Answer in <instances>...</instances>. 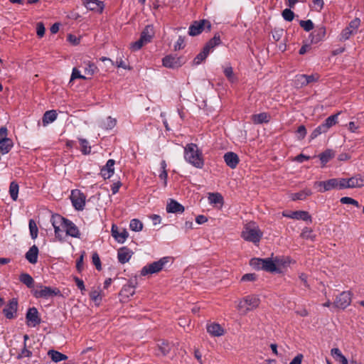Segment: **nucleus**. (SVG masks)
Masks as SVG:
<instances>
[{
  "label": "nucleus",
  "instance_id": "57",
  "mask_svg": "<svg viewBox=\"0 0 364 364\" xmlns=\"http://www.w3.org/2000/svg\"><path fill=\"white\" fill-rule=\"evenodd\" d=\"M92 263L97 270L102 269L101 261L97 252H94L92 256Z\"/></svg>",
  "mask_w": 364,
  "mask_h": 364
},
{
  "label": "nucleus",
  "instance_id": "49",
  "mask_svg": "<svg viewBox=\"0 0 364 364\" xmlns=\"http://www.w3.org/2000/svg\"><path fill=\"white\" fill-rule=\"evenodd\" d=\"M360 25V18H355L349 23L348 27L355 34L357 33V31H358Z\"/></svg>",
  "mask_w": 364,
  "mask_h": 364
},
{
  "label": "nucleus",
  "instance_id": "41",
  "mask_svg": "<svg viewBox=\"0 0 364 364\" xmlns=\"http://www.w3.org/2000/svg\"><path fill=\"white\" fill-rule=\"evenodd\" d=\"M158 348L162 355H166L170 352L171 346L168 342L162 341L158 344Z\"/></svg>",
  "mask_w": 364,
  "mask_h": 364
},
{
  "label": "nucleus",
  "instance_id": "52",
  "mask_svg": "<svg viewBox=\"0 0 364 364\" xmlns=\"http://www.w3.org/2000/svg\"><path fill=\"white\" fill-rule=\"evenodd\" d=\"M327 131L326 130L324 126L322 125V124L321 125H319L318 127H317L311 134L310 135V139H314L315 138H316L318 135H320L322 133H326Z\"/></svg>",
  "mask_w": 364,
  "mask_h": 364
},
{
  "label": "nucleus",
  "instance_id": "24",
  "mask_svg": "<svg viewBox=\"0 0 364 364\" xmlns=\"http://www.w3.org/2000/svg\"><path fill=\"white\" fill-rule=\"evenodd\" d=\"M207 331L213 336H221L224 334V329L218 323H213L207 326Z\"/></svg>",
  "mask_w": 364,
  "mask_h": 364
},
{
  "label": "nucleus",
  "instance_id": "30",
  "mask_svg": "<svg viewBox=\"0 0 364 364\" xmlns=\"http://www.w3.org/2000/svg\"><path fill=\"white\" fill-rule=\"evenodd\" d=\"M348 182L350 188L363 187L364 186V176L356 175L348 178Z\"/></svg>",
  "mask_w": 364,
  "mask_h": 364
},
{
  "label": "nucleus",
  "instance_id": "20",
  "mask_svg": "<svg viewBox=\"0 0 364 364\" xmlns=\"http://www.w3.org/2000/svg\"><path fill=\"white\" fill-rule=\"evenodd\" d=\"M133 255V252L127 247H122L118 250V260L122 264L128 262Z\"/></svg>",
  "mask_w": 364,
  "mask_h": 364
},
{
  "label": "nucleus",
  "instance_id": "54",
  "mask_svg": "<svg viewBox=\"0 0 364 364\" xmlns=\"http://www.w3.org/2000/svg\"><path fill=\"white\" fill-rule=\"evenodd\" d=\"M146 43L143 41V39L139 38L138 41L131 43L130 48L134 51L139 50Z\"/></svg>",
  "mask_w": 364,
  "mask_h": 364
},
{
  "label": "nucleus",
  "instance_id": "9",
  "mask_svg": "<svg viewBox=\"0 0 364 364\" xmlns=\"http://www.w3.org/2000/svg\"><path fill=\"white\" fill-rule=\"evenodd\" d=\"M352 300V293L349 291H343L336 296L333 305L338 309H345L348 307Z\"/></svg>",
  "mask_w": 364,
  "mask_h": 364
},
{
  "label": "nucleus",
  "instance_id": "25",
  "mask_svg": "<svg viewBox=\"0 0 364 364\" xmlns=\"http://www.w3.org/2000/svg\"><path fill=\"white\" fill-rule=\"evenodd\" d=\"M38 248L36 245H33L26 253V259L31 264H36L38 261Z\"/></svg>",
  "mask_w": 364,
  "mask_h": 364
},
{
  "label": "nucleus",
  "instance_id": "58",
  "mask_svg": "<svg viewBox=\"0 0 364 364\" xmlns=\"http://www.w3.org/2000/svg\"><path fill=\"white\" fill-rule=\"evenodd\" d=\"M337 183L338 189L350 188L348 178H337Z\"/></svg>",
  "mask_w": 364,
  "mask_h": 364
},
{
  "label": "nucleus",
  "instance_id": "38",
  "mask_svg": "<svg viewBox=\"0 0 364 364\" xmlns=\"http://www.w3.org/2000/svg\"><path fill=\"white\" fill-rule=\"evenodd\" d=\"M334 152L331 149H327L318 155V157L323 164V166L334 157Z\"/></svg>",
  "mask_w": 364,
  "mask_h": 364
},
{
  "label": "nucleus",
  "instance_id": "18",
  "mask_svg": "<svg viewBox=\"0 0 364 364\" xmlns=\"http://www.w3.org/2000/svg\"><path fill=\"white\" fill-rule=\"evenodd\" d=\"M223 158L227 166L231 168H235L240 162L237 154L232 151L225 153Z\"/></svg>",
  "mask_w": 364,
  "mask_h": 364
},
{
  "label": "nucleus",
  "instance_id": "15",
  "mask_svg": "<svg viewBox=\"0 0 364 364\" xmlns=\"http://www.w3.org/2000/svg\"><path fill=\"white\" fill-rule=\"evenodd\" d=\"M85 7L90 10L101 14L104 9V3L99 0H82Z\"/></svg>",
  "mask_w": 364,
  "mask_h": 364
},
{
  "label": "nucleus",
  "instance_id": "27",
  "mask_svg": "<svg viewBox=\"0 0 364 364\" xmlns=\"http://www.w3.org/2000/svg\"><path fill=\"white\" fill-rule=\"evenodd\" d=\"M57 217H62L61 215H58V214H56L55 215H53L52 216V218H51V223H52V225L54 228V231H55V235L57 238H58L60 240H62L63 238H62V235H61V230H60V227H62L63 228V225H64V223H56L55 222L58 220H57Z\"/></svg>",
  "mask_w": 364,
  "mask_h": 364
},
{
  "label": "nucleus",
  "instance_id": "59",
  "mask_svg": "<svg viewBox=\"0 0 364 364\" xmlns=\"http://www.w3.org/2000/svg\"><path fill=\"white\" fill-rule=\"evenodd\" d=\"M32 355V352L27 349L26 344L25 343L23 348L21 350V353L18 355L17 358L21 359L23 358L27 357L30 358Z\"/></svg>",
  "mask_w": 364,
  "mask_h": 364
},
{
  "label": "nucleus",
  "instance_id": "37",
  "mask_svg": "<svg viewBox=\"0 0 364 364\" xmlns=\"http://www.w3.org/2000/svg\"><path fill=\"white\" fill-rule=\"evenodd\" d=\"M221 43L220 36L218 33H215L213 38H212L209 41L205 44L204 48H207L208 51L210 52L212 49H213L216 46H218Z\"/></svg>",
  "mask_w": 364,
  "mask_h": 364
},
{
  "label": "nucleus",
  "instance_id": "35",
  "mask_svg": "<svg viewBox=\"0 0 364 364\" xmlns=\"http://www.w3.org/2000/svg\"><path fill=\"white\" fill-rule=\"evenodd\" d=\"M134 289L135 285L134 283L132 281H129V282L122 287L121 294L127 297L132 296L135 292Z\"/></svg>",
  "mask_w": 364,
  "mask_h": 364
},
{
  "label": "nucleus",
  "instance_id": "46",
  "mask_svg": "<svg viewBox=\"0 0 364 364\" xmlns=\"http://www.w3.org/2000/svg\"><path fill=\"white\" fill-rule=\"evenodd\" d=\"M29 230H30V234L32 239H36L38 236V227L35 223V221L33 219H31L29 220Z\"/></svg>",
  "mask_w": 364,
  "mask_h": 364
},
{
  "label": "nucleus",
  "instance_id": "1",
  "mask_svg": "<svg viewBox=\"0 0 364 364\" xmlns=\"http://www.w3.org/2000/svg\"><path fill=\"white\" fill-rule=\"evenodd\" d=\"M184 158L186 161L198 168H203L204 160L202 151L196 144H188L184 148Z\"/></svg>",
  "mask_w": 364,
  "mask_h": 364
},
{
  "label": "nucleus",
  "instance_id": "32",
  "mask_svg": "<svg viewBox=\"0 0 364 364\" xmlns=\"http://www.w3.org/2000/svg\"><path fill=\"white\" fill-rule=\"evenodd\" d=\"M57 118V112L55 110L46 111L43 116V124L44 126L52 123Z\"/></svg>",
  "mask_w": 364,
  "mask_h": 364
},
{
  "label": "nucleus",
  "instance_id": "50",
  "mask_svg": "<svg viewBox=\"0 0 364 364\" xmlns=\"http://www.w3.org/2000/svg\"><path fill=\"white\" fill-rule=\"evenodd\" d=\"M354 33L351 31L348 27H346L340 34V41H346L350 38V37Z\"/></svg>",
  "mask_w": 364,
  "mask_h": 364
},
{
  "label": "nucleus",
  "instance_id": "10",
  "mask_svg": "<svg viewBox=\"0 0 364 364\" xmlns=\"http://www.w3.org/2000/svg\"><path fill=\"white\" fill-rule=\"evenodd\" d=\"M85 196L79 190H73L71 192L70 199L74 208L77 210H83L85 205Z\"/></svg>",
  "mask_w": 364,
  "mask_h": 364
},
{
  "label": "nucleus",
  "instance_id": "21",
  "mask_svg": "<svg viewBox=\"0 0 364 364\" xmlns=\"http://www.w3.org/2000/svg\"><path fill=\"white\" fill-rule=\"evenodd\" d=\"M326 36V28L323 26H318L310 35L311 42L317 43L322 41Z\"/></svg>",
  "mask_w": 364,
  "mask_h": 364
},
{
  "label": "nucleus",
  "instance_id": "39",
  "mask_svg": "<svg viewBox=\"0 0 364 364\" xmlns=\"http://www.w3.org/2000/svg\"><path fill=\"white\" fill-rule=\"evenodd\" d=\"M13 141L11 139H7L0 141V153L2 154H7L9 152L11 149L13 147Z\"/></svg>",
  "mask_w": 364,
  "mask_h": 364
},
{
  "label": "nucleus",
  "instance_id": "6",
  "mask_svg": "<svg viewBox=\"0 0 364 364\" xmlns=\"http://www.w3.org/2000/svg\"><path fill=\"white\" fill-rule=\"evenodd\" d=\"M169 262V257H165L161 258L159 260L144 266L141 270V275L146 276L158 273L161 271L165 264Z\"/></svg>",
  "mask_w": 364,
  "mask_h": 364
},
{
  "label": "nucleus",
  "instance_id": "33",
  "mask_svg": "<svg viewBox=\"0 0 364 364\" xmlns=\"http://www.w3.org/2000/svg\"><path fill=\"white\" fill-rule=\"evenodd\" d=\"M19 280L24 284L28 288H33L34 280L33 277L28 273H22L19 276Z\"/></svg>",
  "mask_w": 364,
  "mask_h": 364
},
{
  "label": "nucleus",
  "instance_id": "63",
  "mask_svg": "<svg viewBox=\"0 0 364 364\" xmlns=\"http://www.w3.org/2000/svg\"><path fill=\"white\" fill-rule=\"evenodd\" d=\"M257 274L255 273H249L244 274L242 278V282H253L257 279Z\"/></svg>",
  "mask_w": 364,
  "mask_h": 364
},
{
  "label": "nucleus",
  "instance_id": "26",
  "mask_svg": "<svg viewBox=\"0 0 364 364\" xmlns=\"http://www.w3.org/2000/svg\"><path fill=\"white\" fill-rule=\"evenodd\" d=\"M270 115L267 112H262L259 114H253L252 116V121L254 124L267 123L270 120Z\"/></svg>",
  "mask_w": 364,
  "mask_h": 364
},
{
  "label": "nucleus",
  "instance_id": "43",
  "mask_svg": "<svg viewBox=\"0 0 364 364\" xmlns=\"http://www.w3.org/2000/svg\"><path fill=\"white\" fill-rule=\"evenodd\" d=\"M18 185L16 182L12 181L9 186V193L13 200H16L18 193Z\"/></svg>",
  "mask_w": 364,
  "mask_h": 364
},
{
  "label": "nucleus",
  "instance_id": "64",
  "mask_svg": "<svg viewBox=\"0 0 364 364\" xmlns=\"http://www.w3.org/2000/svg\"><path fill=\"white\" fill-rule=\"evenodd\" d=\"M45 26L42 22H38L36 25V33L39 38H42L45 34Z\"/></svg>",
  "mask_w": 364,
  "mask_h": 364
},
{
  "label": "nucleus",
  "instance_id": "2",
  "mask_svg": "<svg viewBox=\"0 0 364 364\" xmlns=\"http://www.w3.org/2000/svg\"><path fill=\"white\" fill-rule=\"evenodd\" d=\"M263 236V232L255 222H250L245 225L241 232V237L245 241L258 245Z\"/></svg>",
  "mask_w": 364,
  "mask_h": 364
},
{
  "label": "nucleus",
  "instance_id": "40",
  "mask_svg": "<svg viewBox=\"0 0 364 364\" xmlns=\"http://www.w3.org/2000/svg\"><path fill=\"white\" fill-rule=\"evenodd\" d=\"M116 124V119L108 117L102 122L101 127L105 129H112L115 127Z\"/></svg>",
  "mask_w": 364,
  "mask_h": 364
},
{
  "label": "nucleus",
  "instance_id": "8",
  "mask_svg": "<svg viewBox=\"0 0 364 364\" xmlns=\"http://www.w3.org/2000/svg\"><path fill=\"white\" fill-rule=\"evenodd\" d=\"M56 223H64L63 229L66 235L73 237H80V233L77 227L70 220L64 217H57Z\"/></svg>",
  "mask_w": 364,
  "mask_h": 364
},
{
  "label": "nucleus",
  "instance_id": "7",
  "mask_svg": "<svg viewBox=\"0 0 364 364\" xmlns=\"http://www.w3.org/2000/svg\"><path fill=\"white\" fill-rule=\"evenodd\" d=\"M205 28L208 31H210L211 23L209 21L205 19L195 21L189 27L188 34L191 36H198L204 31Z\"/></svg>",
  "mask_w": 364,
  "mask_h": 364
},
{
  "label": "nucleus",
  "instance_id": "5",
  "mask_svg": "<svg viewBox=\"0 0 364 364\" xmlns=\"http://www.w3.org/2000/svg\"><path fill=\"white\" fill-rule=\"evenodd\" d=\"M32 294L37 299L42 298L46 299L61 295L60 291L58 288L43 286L41 284L36 285V288L32 290Z\"/></svg>",
  "mask_w": 364,
  "mask_h": 364
},
{
  "label": "nucleus",
  "instance_id": "17",
  "mask_svg": "<svg viewBox=\"0 0 364 364\" xmlns=\"http://www.w3.org/2000/svg\"><path fill=\"white\" fill-rule=\"evenodd\" d=\"M112 237L119 242V243H124L126 239L129 236L128 232L123 229L122 232H119L118 227L113 224L112 226Z\"/></svg>",
  "mask_w": 364,
  "mask_h": 364
},
{
  "label": "nucleus",
  "instance_id": "14",
  "mask_svg": "<svg viewBox=\"0 0 364 364\" xmlns=\"http://www.w3.org/2000/svg\"><path fill=\"white\" fill-rule=\"evenodd\" d=\"M18 309V301L16 299H12L9 301L7 306L3 309V314L8 319L14 318Z\"/></svg>",
  "mask_w": 364,
  "mask_h": 364
},
{
  "label": "nucleus",
  "instance_id": "19",
  "mask_svg": "<svg viewBox=\"0 0 364 364\" xmlns=\"http://www.w3.org/2000/svg\"><path fill=\"white\" fill-rule=\"evenodd\" d=\"M115 161L114 159H109L105 166L101 168L100 174L105 178H109L114 173V166Z\"/></svg>",
  "mask_w": 364,
  "mask_h": 364
},
{
  "label": "nucleus",
  "instance_id": "4",
  "mask_svg": "<svg viewBox=\"0 0 364 364\" xmlns=\"http://www.w3.org/2000/svg\"><path fill=\"white\" fill-rule=\"evenodd\" d=\"M260 300L256 295H248L240 300L237 309L242 315H246L249 311L257 309Z\"/></svg>",
  "mask_w": 364,
  "mask_h": 364
},
{
  "label": "nucleus",
  "instance_id": "60",
  "mask_svg": "<svg viewBox=\"0 0 364 364\" xmlns=\"http://www.w3.org/2000/svg\"><path fill=\"white\" fill-rule=\"evenodd\" d=\"M97 69V67L95 65L94 63H88L87 64V67L85 68V73L88 75H93L95 70Z\"/></svg>",
  "mask_w": 364,
  "mask_h": 364
},
{
  "label": "nucleus",
  "instance_id": "56",
  "mask_svg": "<svg viewBox=\"0 0 364 364\" xmlns=\"http://www.w3.org/2000/svg\"><path fill=\"white\" fill-rule=\"evenodd\" d=\"M282 14V17L287 21H291L294 18V12L289 9H285Z\"/></svg>",
  "mask_w": 364,
  "mask_h": 364
},
{
  "label": "nucleus",
  "instance_id": "55",
  "mask_svg": "<svg viewBox=\"0 0 364 364\" xmlns=\"http://www.w3.org/2000/svg\"><path fill=\"white\" fill-rule=\"evenodd\" d=\"M340 201L342 204H350L356 206L357 208L360 207L358 202L356 200L350 197H343L341 198Z\"/></svg>",
  "mask_w": 364,
  "mask_h": 364
},
{
  "label": "nucleus",
  "instance_id": "29",
  "mask_svg": "<svg viewBox=\"0 0 364 364\" xmlns=\"http://www.w3.org/2000/svg\"><path fill=\"white\" fill-rule=\"evenodd\" d=\"M57 217H62L61 215H58V214H56L55 215H53L52 216V218H51V223H52V225L54 228V231H55V235L57 238H58L60 240H62L63 238H62V235H61V230H60V227H62L63 228V225H64V223H56L55 222L58 220H57Z\"/></svg>",
  "mask_w": 364,
  "mask_h": 364
},
{
  "label": "nucleus",
  "instance_id": "16",
  "mask_svg": "<svg viewBox=\"0 0 364 364\" xmlns=\"http://www.w3.org/2000/svg\"><path fill=\"white\" fill-rule=\"evenodd\" d=\"M26 318L27 322H31L33 326H36L41 323V318L38 315V311L36 307L29 308L26 315ZM29 325V323H28Z\"/></svg>",
  "mask_w": 364,
  "mask_h": 364
},
{
  "label": "nucleus",
  "instance_id": "13",
  "mask_svg": "<svg viewBox=\"0 0 364 364\" xmlns=\"http://www.w3.org/2000/svg\"><path fill=\"white\" fill-rule=\"evenodd\" d=\"M283 215L284 217L296 220H302L304 221L309 220L310 223L312 221L311 215L307 211L304 210L292 211L290 212V213H286L284 212Z\"/></svg>",
  "mask_w": 364,
  "mask_h": 364
},
{
  "label": "nucleus",
  "instance_id": "23",
  "mask_svg": "<svg viewBox=\"0 0 364 364\" xmlns=\"http://www.w3.org/2000/svg\"><path fill=\"white\" fill-rule=\"evenodd\" d=\"M154 36V26L151 25H148L142 31L140 38H141L146 43H148L151 42Z\"/></svg>",
  "mask_w": 364,
  "mask_h": 364
},
{
  "label": "nucleus",
  "instance_id": "45",
  "mask_svg": "<svg viewBox=\"0 0 364 364\" xmlns=\"http://www.w3.org/2000/svg\"><path fill=\"white\" fill-rule=\"evenodd\" d=\"M299 77L301 80H305L304 84L308 85L311 82H316L319 78V75L318 74H313L310 75H299Z\"/></svg>",
  "mask_w": 364,
  "mask_h": 364
},
{
  "label": "nucleus",
  "instance_id": "61",
  "mask_svg": "<svg viewBox=\"0 0 364 364\" xmlns=\"http://www.w3.org/2000/svg\"><path fill=\"white\" fill-rule=\"evenodd\" d=\"M77 78H79V79H86V77L84 76V75H82L80 74V70L76 68H74L73 69V71H72V74H71V77H70V82L77 79Z\"/></svg>",
  "mask_w": 364,
  "mask_h": 364
},
{
  "label": "nucleus",
  "instance_id": "42",
  "mask_svg": "<svg viewBox=\"0 0 364 364\" xmlns=\"http://www.w3.org/2000/svg\"><path fill=\"white\" fill-rule=\"evenodd\" d=\"M209 53L210 52L208 51L207 48H203V50L200 53H198L194 58L193 64L194 65L200 64L203 60H205V58L208 55Z\"/></svg>",
  "mask_w": 364,
  "mask_h": 364
},
{
  "label": "nucleus",
  "instance_id": "3",
  "mask_svg": "<svg viewBox=\"0 0 364 364\" xmlns=\"http://www.w3.org/2000/svg\"><path fill=\"white\" fill-rule=\"evenodd\" d=\"M250 264L257 270H264L271 273L282 272L281 269L277 267V264L272 258H253L250 260Z\"/></svg>",
  "mask_w": 364,
  "mask_h": 364
},
{
  "label": "nucleus",
  "instance_id": "44",
  "mask_svg": "<svg viewBox=\"0 0 364 364\" xmlns=\"http://www.w3.org/2000/svg\"><path fill=\"white\" fill-rule=\"evenodd\" d=\"M208 200L210 203L213 204L223 203V196H221V194L218 193H210L208 196Z\"/></svg>",
  "mask_w": 364,
  "mask_h": 364
},
{
  "label": "nucleus",
  "instance_id": "34",
  "mask_svg": "<svg viewBox=\"0 0 364 364\" xmlns=\"http://www.w3.org/2000/svg\"><path fill=\"white\" fill-rule=\"evenodd\" d=\"M48 355L50 357L51 360L55 363L68 359V356L55 350H50Z\"/></svg>",
  "mask_w": 364,
  "mask_h": 364
},
{
  "label": "nucleus",
  "instance_id": "62",
  "mask_svg": "<svg viewBox=\"0 0 364 364\" xmlns=\"http://www.w3.org/2000/svg\"><path fill=\"white\" fill-rule=\"evenodd\" d=\"M85 255V252L83 251L80 255V257L77 259L76 262V268L78 272H81L83 269V259Z\"/></svg>",
  "mask_w": 364,
  "mask_h": 364
},
{
  "label": "nucleus",
  "instance_id": "12",
  "mask_svg": "<svg viewBox=\"0 0 364 364\" xmlns=\"http://www.w3.org/2000/svg\"><path fill=\"white\" fill-rule=\"evenodd\" d=\"M314 186L321 188L319 191L321 193L338 188L337 178H331L325 181H316Z\"/></svg>",
  "mask_w": 364,
  "mask_h": 364
},
{
  "label": "nucleus",
  "instance_id": "48",
  "mask_svg": "<svg viewBox=\"0 0 364 364\" xmlns=\"http://www.w3.org/2000/svg\"><path fill=\"white\" fill-rule=\"evenodd\" d=\"M331 353L332 356H333L336 360L346 363V358L341 353V350L338 348H332L331 350Z\"/></svg>",
  "mask_w": 364,
  "mask_h": 364
},
{
  "label": "nucleus",
  "instance_id": "36",
  "mask_svg": "<svg viewBox=\"0 0 364 364\" xmlns=\"http://www.w3.org/2000/svg\"><path fill=\"white\" fill-rule=\"evenodd\" d=\"M341 112H338L335 114L329 116L326 119L325 122L322 124L324 126L326 131L328 130L331 127L338 123V117Z\"/></svg>",
  "mask_w": 364,
  "mask_h": 364
},
{
  "label": "nucleus",
  "instance_id": "53",
  "mask_svg": "<svg viewBox=\"0 0 364 364\" xmlns=\"http://www.w3.org/2000/svg\"><path fill=\"white\" fill-rule=\"evenodd\" d=\"M299 25L306 31H310L314 27V23L312 22L311 20H306V21L301 20L299 22Z\"/></svg>",
  "mask_w": 364,
  "mask_h": 364
},
{
  "label": "nucleus",
  "instance_id": "11",
  "mask_svg": "<svg viewBox=\"0 0 364 364\" xmlns=\"http://www.w3.org/2000/svg\"><path fill=\"white\" fill-rule=\"evenodd\" d=\"M163 65L169 68H177L183 64L182 58L171 55H166L162 60Z\"/></svg>",
  "mask_w": 364,
  "mask_h": 364
},
{
  "label": "nucleus",
  "instance_id": "31",
  "mask_svg": "<svg viewBox=\"0 0 364 364\" xmlns=\"http://www.w3.org/2000/svg\"><path fill=\"white\" fill-rule=\"evenodd\" d=\"M312 194V191L309 188H304V190L291 194V199L292 200H305L308 196H310Z\"/></svg>",
  "mask_w": 364,
  "mask_h": 364
},
{
  "label": "nucleus",
  "instance_id": "28",
  "mask_svg": "<svg viewBox=\"0 0 364 364\" xmlns=\"http://www.w3.org/2000/svg\"><path fill=\"white\" fill-rule=\"evenodd\" d=\"M57 217H62L61 215H58V214H56L55 215H53L52 216V218H51V223H52V225L54 228V231H55V235L57 238H58L60 240H62L63 238H62V235H61V230H60V227H62L63 228V225H64V223H56L55 222L58 220H57Z\"/></svg>",
  "mask_w": 364,
  "mask_h": 364
},
{
  "label": "nucleus",
  "instance_id": "51",
  "mask_svg": "<svg viewBox=\"0 0 364 364\" xmlns=\"http://www.w3.org/2000/svg\"><path fill=\"white\" fill-rule=\"evenodd\" d=\"M80 143L81 145V151L84 154H88L91 151V146H89V143L86 139H80Z\"/></svg>",
  "mask_w": 364,
  "mask_h": 364
},
{
  "label": "nucleus",
  "instance_id": "22",
  "mask_svg": "<svg viewBox=\"0 0 364 364\" xmlns=\"http://www.w3.org/2000/svg\"><path fill=\"white\" fill-rule=\"evenodd\" d=\"M166 209L168 213H183L185 210L181 204L173 199H170Z\"/></svg>",
  "mask_w": 364,
  "mask_h": 364
},
{
  "label": "nucleus",
  "instance_id": "47",
  "mask_svg": "<svg viewBox=\"0 0 364 364\" xmlns=\"http://www.w3.org/2000/svg\"><path fill=\"white\" fill-rule=\"evenodd\" d=\"M130 229L133 231H140L143 228L142 223L138 219H133L129 224Z\"/></svg>",
  "mask_w": 364,
  "mask_h": 364
}]
</instances>
